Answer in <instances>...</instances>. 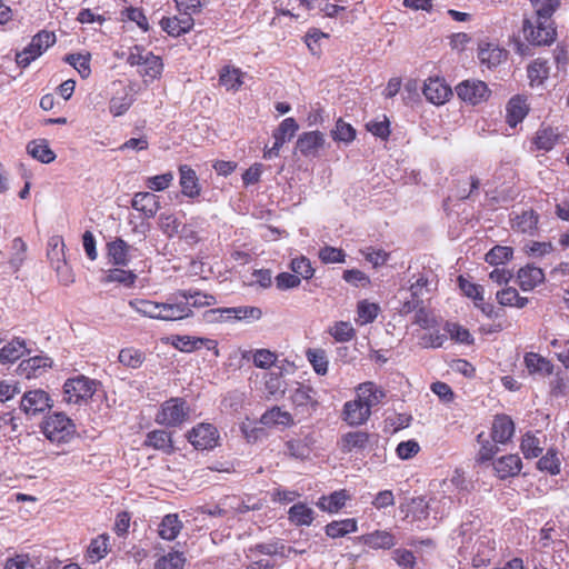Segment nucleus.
<instances>
[{"label": "nucleus", "instance_id": "f257e3e1", "mask_svg": "<svg viewBox=\"0 0 569 569\" xmlns=\"http://www.w3.org/2000/svg\"><path fill=\"white\" fill-rule=\"evenodd\" d=\"M126 61L131 67H138V73L144 83L159 79L163 71L162 59L143 46L136 44L129 48Z\"/></svg>", "mask_w": 569, "mask_h": 569}, {"label": "nucleus", "instance_id": "f03ea898", "mask_svg": "<svg viewBox=\"0 0 569 569\" xmlns=\"http://www.w3.org/2000/svg\"><path fill=\"white\" fill-rule=\"evenodd\" d=\"M525 39L533 46H550L557 39V28L553 19L527 17L522 21Z\"/></svg>", "mask_w": 569, "mask_h": 569}, {"label": "nucleus", "instance_id": "7ed1b4c3", "mask_svg": "<svg viewBox=\"0 0 569 569\" xmlns=\"http://www.w3.org/2000/svg\"><path fill=\"white\" fill-rule=\"evenodd\" d=\"M263 312L259 307L240 306L231 308L210 309L204 312L207 321L213 322H234L241 321L246 323L258 321L262 318Z\"/></svg>", "mask_w": 569, "mask_h": 569}, {"label": "nucleus", "instance_id": "20e7f679", "mask_svg": "<svg viewBox=\"0 0 569 569\" xmlns=\"http://www.w3.org/2000/svg\"><path fill=\"white\" fill-rule=\"evenodd\" d=\"M41 428L46 438L57 443L69 442L77 432L73 421L61 412L48 416Z\"/></svg>", "mask_w": 569, "mask_h": 569}, {"label": "nucleus", "instance_id": "39448f33", "mask_svg": "<svg viewBox=\"0 0 569 569\" xmlns=\"http://www.w3.org/2000/svg\"><path fill=\"white\" fill-rule=\"evenodd\" d=\"M98 382L83 375L66 380L63 385V400L72 405L87 403L96 393Z\"/></svg>", "mask_w": 569, "mask_h": 569}, {"label": "nucleus", "instance_id": "423d86ee", "mask_svg": "<svg viewBox=\"0 0 569 569\" xmlns=\"http://www.w3.org/2000/svg\"><path fill=\"white\" fill-rule=\"evenodd\" d=\"M190 407L188 402L180 397L170 398L166 400L158 413L156 415V422L168 428L181 426L189 419Z\"/></svg>", "mask_w": 569, "mask_h": 569}, {"label": "nucleus", "instance_id": "0eeeda50", "mask_svg": "<svg viewBox=\"0 0 569 569\" xmlns=\"http://www.w3.org/2000/svg\"><path fill=\"white\" fill-rule=\"evenodd\" d=\"M57 41L53 31L41 30L36 33L30 43L22 50L16 53V62L20 68H27L32 61L42 56L50 47Z\"/></svg>", "mask_w": 569, "mask_h": 569}, {"label": "nucleus", "instance_id": "6e6552de", "mask_svg": "<svg viewBox=\"0 0 569 569\" xmlns=\"http://www.w3.org/2000/svg\"><path fill=\"white\" fill-rule=\"evenodd\" d=\"M456 93L463 102L477 106L490 98L491 90L481 80L467 79L456 87Z\"/></svg>", "mask_w": 569, "mask_h": 569}, {"label": "nucleus", "instance_id": "1a4fd4ad", "mask_svg": "<svg viewBox=\"0 0 569 569\" xmlns=\"http://www.w3.org/2000/svg\"><path fill=\"white\" fill-rule=\"evenodd\" d=\"M316 390L311 386L299 383L290 393V402L296 415L310 417L317 410L319 401L316 398Z\"/></svg>", "mask_w": 569, "mask_h": 569}, {"label": "nucleus", "instance_id": "9d476101", "mask_svg": "<svg viewBox=\"0 0 569 569\" xmlns=\"http://www.w3.org/2000/svg\"><path fill=\"white\" fill-rule=\"evenodd\" d=\"M186 295L182 290H178L170 295L166 302H162L161 320L178 321L189 318L193 315V310L189 308Z\"/></svg>", "mask_w": 569, "mask_h": 569}, {"label": "nucleus", "instance_id": "9b49d317", "mask_svg": "<svg viewBox=\"0 0 569 569\" xmlns=\"http://www.w3.org/2000/svg\"><path fill=\"white\" fill-rule=\"evenodd\" d=\"M298 129L299 124L295 118L289 117L283 119L278 128L273 131V146L269 149H264L263 158L271 159L272 157H278L282 146L286 143V141L291 140L295 137Z\"/></svg>", "mask_w": 569, "mask_h": 569}, {"label": "nucleus", "instance_id": "f8f14e48", "mask_svg": "<svg viewBox=\"0 0 569 569\" xmlns=\"http://www.w3.org/2000/svg\"><path fill=\"white\" fill-rule=\"evenodd\" d=\"M187 438L196 449L208 450L217 446L219 433L213 425L202 422L193 427Z\"/></svg>", "mask_w": 569, "mask_h": 569}, {"label": "nucleus", "instance_id": "ddd939ff", "mask_svg": "<svg viewBox=\"0 0 569 569\" xmlns=\"http://www.w3.org/2000/svg\"><path fill=\"white\" fill-rule=\"evenodd\" d=\"M52 407L49 393L42 389H33L23 393L20 408L28 416H37Z\"/></svg>", "mask_w": 569, "mask_h": 569}, {"label": "nucleus", "instance_id": "4468645a", "mask_svg": "<svg viewBox=\"0 0 569 569\" xmlns=\"http://www.w3.org/2000/svg\"><path fill=\"white\" fill-rule=\"evenodd\" d=\"M422 92L426 99L436 106L446 103L452 96L451 88L439 77L428 78L425 81Z\"/></svg>", "mask_w": 569, "mask_h": 569}, {"label": "nucleus", "instance_id": "2eb2a0df", "mask_svg": "<svg viewBox=\"0 0 569 569\" xmlns=\"http://www.w3.org/2000/svg\"><path fill=\"white\" fill-rule=\"evenodd\" d=\"M559 140L558 128L542 123L530 140L531 150L549 152L559 143Z\"/></svg>", "mask_w": 569, "mask_h": 569}, {"label": "nucleus", "instance_id": "dca6fc26", "mask_svg": "<svg viewBox=\"0 0 569 569\" xmlns=\"http://www.w3.org/2000/svg\"><path fill=\"white\" fill-rule=\"evenodd\" d=\"M371 411L365 407L360 400L355 398L345 402L341 418L350 427H360L367 423L371 417Z\"/></svg>", "mask_w": 569, "mask_h": 569}, {"label": "nucleus", "instance_id": "f3484780", "mask_svg": "<svg viewBox=\"0 0 569 569\" xmlns=\"http://www.w3.org/2000/svg\"><path fill=\"white\" fill-rule=\"evenodd\" d=\"M51 367V358L34 356L22 360L17 368V372L19 376L30 380L41 377Z\"/></svg>", "mask_w": 569, "mask_h": 569}, {"label": "nucleus", "instance_id": "a211bd4d", "mask_svg": "<svg viewBox=\"0 0 569 569\" xmlns=\"http://www.w3.org/2000/svg\"><path fill=\"white\" fill-rule=\"evenodd\" d=\"M495 475L501 479L517 477L522 469V460L517 453H509L492 461Z\"/></svg>", "mask_w": 569, "mask_h": 569}, {"label": "nucleus", "instance_id": "6ab92c4d", "mask_svg": "<svg viewBox=\"0 0 569 569\" xmlns=\"http://www.w3.org/2000/svg\"><path fill=\"white\" fill-rule=\"evenodd\" d=\"M385 397V390L372 381H366L356 387V398L370 411L381 403Z\"/></svg>", "mask_w": 569, "mask_h": 569}, {"label": "nucleus", "instance_id": "aec40b11", "mask_svg": "<svg viewBox=\"0 0 569 569\" xmlns=\"http://www.w3.org/2000/svg\"><path fill=\"white\" fill-rule=\"evenodd\" d=\"M515 430V422L510 416L496 415L491 426V439L496 443L506 445L512 439Z\"/></svg>", "mask_w": 569, "mask_h": 569}, {"label": "nucleus", "instance_id": "412c9836", "mask_svg": "<svg viewBox=\"0 0 569 569\" xmlns=\"http://www.w3.org/2000/svg\"><path fill=\"white\" fill-rule=\"evenodd\" d=\"M508 51L498 44L482 42L478 48V59L481 64L489 69L496 68L507 60Z\"/></svg>", "mask_w": 569, "mask_h": 569}, {"label": "nucleus", "instance_id": "4be33fe9", "mask_svg": "<svg viewBox=\"0 0 569 569\" xmlns=\"http://www.w3.org/2000/svg\"><path fill=\"white\" fill-rule=\"evenodd\" d=\"M545 272L535 264H526L517 272V282L522 291H531L545 282Z\"/></svg>", "mask_w": 569, "mask_h": 569}, {"label": "nucleus", "instance_id": "5701e85b", "mask_svg": "<svg viewBox=\"0 0 569 569\" xmlns=\"http://www.w3.org/2000/svg\"><path fill=\"white\" fill-rule=\"evenodd\" d=\"M194 26V19L192 17L181 14L180 17H163L160 20L161 29L167 32L170 37H180L192 30Z\"/></svg>", "mask_w": 569, "mask_h": 569}, {"label": "nucleus", "instance_id": "b1692460", "mask_svg": "<svg viewBox=\"0 0 569 569\" xmlns=\"http://www.w3.org/2000/svg\"><path fill=\"white\" fill-rule=\"evenodd\" d=\"M325 144V136L321 131H308L298 137L296 149L305 157L316 156Z\"/></svg>", "mask_w": 569, "mask_h": 569}, {"label": "nucleus", "instance_id": "393cba45", "mask_svg": "<svg viewBox=\"0 0 569 569\" xmlns=\"http://www.w3.org/2000/svg\"><path fill=\"white\" fill-rule=\"evenodd\" d=\"M131 206L134 210L141 212L144 218H153L160 209L159 197L152 192H137L134 193Z\"/></svg>", "mask_w": 569, "mask_h": 569}, {"label": "nucleus", "instance_id": "a878e982", "mask_svg": "<svg viewBox=\"0 0 569 569\" xmlns=\"http://www.w3.org/2000/svg\"><path fill=\"white\" fill-rule=\"evenodd\" d=\"M530 108L527 98L520 94L512 97L506 106V121L515 128L527 117Z\"/></svg>", "mask_w": 569, "mask_h": 569}, {"label": "nucleus", "instance_id": "bb28decb", "mask_svg": "<svg viewBox=\"0 0 569 569\" xmlns=\"http://www.w3.org/2000/svg\"><path fill=\"white\" fill-rule=\"evenodd\" d=\"M31 350L27 347V341L21 337H13L0 349V363H13Z\"/></svg>", "mask_w": 569, "mask_h": 569}, {"label": "nucleus", "instance_id": "cd10ccee", "mask_svg": "<svg viewBox=\"0 0 569 569\" xmlns=\"http://www.w3.org/2000/svg\"><path fill=\"white\" fill-rule=\"evenodd\" d=\"M179 183L181 187V193L188 198H197L201 193V187L199 178L196 171L188 164L179 166Z\"/></svg>", "mask_w": 569, "mask_h": 569}, {"label": "nucleus", "instance_id": "c85d7f7f", "mask_svg": "<svg viewBox=\"0 0 569 569\" xmlns=\"http://www.w3.org/2000/svg\"><path fill=\"white\" fill-rule=\"evenodd\" d=\"M476 553L472 558L473 567L488 566L496 555V541L488 536H481L475 545Z\"/></svg>", "mask_w": 569, "mask_h": 569}, {"label": "nucleus", "instance_id": "c756f323", "mask_svg": "<svg viewBox=\"0 0 569 569\" xmlns=\"http://www.w3.org/2000/svg\"><path fill=\"white\" fill-rule=\"evenodd\" d=\"M539 214L529 209L511 219V229L515 232L533 236L538 231Z\"/></svg>", "mask_w": 569, "mask_h": 569}, {"label": "nucleus", "instance_id": "7c9ffc66", "mask_svg": "<svg viewBox=\"0 0 569 569\" xmlns=\"http://www.w3.org/2000/svg\"><path fill=\"white\" fill-rule=\"evenodd\" d=\"M363 545L371 549L389 550L396 546V537L387 530H375L358 538Z\"/></svg>", "mask_w": 569, "mask_h": 569}, {"label": "nucleus", "instance_id": "2f4dec72", "mask_svg": "<svg viewBox=\"0 0 569 569\" xmlns=\"http://www.w3.org/2000/svg\"><path fill=\"white\" fill-rule=\"evenodd\" d=\"M143 446L162 451L167 455H170L174 451L171 433L161 429L148 432Z\"/></svg>", "mask_w": 569, "mask_h": 569}, {"label": "nucleus", "instance_id": "473e14b6", "mask_svg": "<svg viewBox=\"0 0 569 569\" xmlns=\"http://www.w3.org/2000/svg\"><path fill=\"white\" fill-rule=\"evenodd\" d=\"M370 441V435L366 431H349L341 436L339 448L343 453L355 450H365Z\"/></svg>", "mask_w": 569, "mask_h": 569}, {"label": "nucleus", "instance_id": "72a5a7b5", "mask_svg": "<svg viewBox=\"0 0 569 569\" xmlns=\"http://www.w3.org/2000/svg\"><path fill=\"white\" fill-rule=\"evenodd\" d=\"M260 422L266 427H291L295 425L292 415L279 406H273L262 413Z\"/></svg>", "mask_w": 569, "mask_h": 569}, {"label": "nucleus", "instance_id": "f704fd0d", "mask_svg": "<svg viewBox=\"0 0 569 569\" xmlns=\"http://www.w3.org/2000/svg\"><path fill=\"white\" fill-rule=\"evenodd\" d=\"M523 362L530 375L550 376L553 372L552 362L537 352H527Z\"/></svg>", "mask_w": 569, "mask_h": 569}, {"label": "nucleus", "instance_id": "c9c22d12", "mask_svg": "<svg viewBox=\"0 0 569 569\" xmlns=\"http://www.w3.org/2000/svg\"><path fill=\"white\" fill-rule=\"evenodd\" d=\"M131 247L121 238H116L107 243V252L110 261L116 266H127L130 261Z\"/></svg>", "mask_w": 569, "mask_h": 569}, {"label": "nucleus", "instance_id": "e433bc0d", "mask_svg": "<svg viewBox=\"0 0 569 569\" xmlns=\"http://www.w3.org/2000/svg\"><path fill=\"white\" fill-rule=\"evenodd\" d=\"M288 519L297 527H308L315 520V511L307 503L298 502L289 508Z\"/></svg>", "mask_w": 569, "mask_h": 569}, {"label": "nucleus", "instance_id": "4c0bfd02", "mask_svg": "<svg viewBox=\"0 0 569 569\" xmlns=\"http://www.w3.org/2000/svg\"><path fill=\"white\" fill-rule=\"evenodd\" d=\"M27 152L42 163H50L56 159V153L46 139H34L28 142Z\"/></svg>", "mask_w": 569, "mask_h": 569}, {"label": "nucleus", "instance_id": "58836bf2", "mask_svg": "<svg viewBox=\"0 0 569 569\" xmlns=\"http://www.w3.org/2000/svg\"><path fill=\"white\" fill-rule=\"evenodd\" d=\"M358 530V522L355 518L333 520L325 527L328 537L336 539L353 533Z\"/></svg>", "mask_w": 569, "mask_h": 569}, {"label": "nucleus", "instance_id": "ea45409f", "mask_svg": "<svg viewBox=\"0 0 569 569\" xmlns=\"http://www.w3.org/2000/svg\"><path fill=\"white\" fill-rule=\"evenodd\" d=\"M129 307L143 317L161 320L162 302L136 298L129 300Z\"/></svg>", "mask_w": 569, "mask_h": 569}, {"label": "nucleus", "instance_id": "a19ab883", "mask_svg": "<svg viewBox=\"0 0 569 569\" xmlns=\"http://www.w3.org/2000/svg\"><path fill=\"white\" fill-rule=\"evenodd\" d=\"M305 356L318 376H326L328 373L329 359L325 349L308 348Z\"/></svg>", "mask_w": 569, "mask_h": 569}, {"label": "nucleus", "instance_id": "79ce46f5", "mask_svg": "<svg viewBox=\"0 0 569 569\" xmlns=\"http://www.w3.org/2000/svg\"><path fill=\"white\" fill-rule=\"evenodd\" d=\"M496 299L502 307H515L518 309L525 308L529 302V299L521 297L513 287H507L497 291Z\"/></svg>", "mask_w": 569, "mask_h": 569}, {"label": "nucleus", "instance_id": "37998d69", "mask_svg": "<svg viewBox=\"0 0 569 569\" xmlns=\"http://www.w3.org/2000/svg\"><path fill=\"white\" fill-rule=\"evenodd\" d=\"M243 72L239 68L224 66L219 72V83L227 90L237 91L242 86Z\"/></svg>", "mask_w": 569, "mask_h": 569}, {"label": "nucleus", "instance_id": "c03bdc74", "mask_svg": "<svg viewBox=\"0 0 569 569\" xmlns=\"http://www.w3.org/2000/svg\"><path fill=\"white\" fill-rule=\"evenodd\" d=\"M381 309L378 303L370 302L367 299L360 300L357 303V319L356 322L360 326L372 323Z\"/></svg>", "mask_w": 569, "mask_h": 569}, {"label": "nucleus", "instance_id": "a18cd8bd", "mask_svg": "<svg viewBox=\"0 0 569 569\" xmlns=\"http://www.w3.org/2000/svg\"><path fill=\"white\" fill-rule=\"evenodd\" d=\"M347 499L346 490H339L329 496H322L317 502V506L323 511L336 513L346 505Z\"/></svg>", "mask_w": 569, "mask_h": 569}, {"label": "nucleus", "instance_id": "49530a36", "mask_svg": "<svg viewBox=\"0 0 569 569\" xmlns=\"http://www.w3.org/2000/svg\"><path fill=\"white\" fill-rule=\"evenodd\" d=\"M109 550V536L103 533L92 539L86 553V558L94 563L104 558Z\"/></svg>", "mask_w": 569, "mask_h": 569}, {"label": "nucleus", "instance_id": "de8ad7c7", "mask_svg": "<svg viewBox=\"0 0 569 569\" xmlns=\"http://www.w3.org/2000/svg\"><path fill=\"white\" fill-rule=\"evenodd\" d=\"M182 522L179 520L178 515L170 513L163 517L159 525V536L164 540H173L180 533Z\"/></svg>", "mask_w": 569, "mask_h": 569}, {"label": "nucleus", "instance_id": "09e8293b", "mask_svg": "<svg viewBox=\"0 0 569 569\" xmlns=\"http://www.w3.org/2000/svg\"><path fill=\"white\" fill-rule=\"evenodd\" d=\"M118 360L127 368L138 369L146 361V353L134 347H127L120 350Z\"/></svg>", "mask_w": 569, "mask_h": 569}, {"label": "nucleus", "instance_id": "8fccbe9b", "mask_svg": "<svg viewBox=\"0 0 569 569\" xmlns=\"http://www.w3.org/2000/svg\"><path fill=\"white\" fill-rule=\"evenodd\" d=\"M537 468L540 471L557 476L561 471V460L558 456V450L549 448L547 452L538 460Z\"/></svg>", "mask_w": 569, "mask_h": 569}, {"label": "nucleus", "instance_id": "3c124183", "mask_svg": "<svg viewBox=\"0 0 569 569\" xmlns=\"http://www.w3.org/2000/svg\"><path fill=\"white\" fill-rule=\"evenodd\" d=\"M477 441L480 443V448L476 455V462L485 465L489 461H493L495 456L498 453L499 448L496 442L485 438V433L481 432L477 436Z\"/></svg>", "mask_w": 569, "mask_h": 569}, {"label": "nucleus", "instance_id": "603ef678", "mask_svg": "<svg viewBox=\"0 0 569 569\" xmlns=\"http://www.w3.org/2000/svg\"><path fill=\"white\" fill-rule=\"evenodd\" d=\"M549 64L548 61L541 58H537L528 66V78L530 79L531 86L542 84L549 77Z\"/></svg>", "mask_w": 569, "mask_h": 569}, {"label": "nucleus", "instance_id": "864d4df0", "mask_svg": "<svg viewBox=\"0 0 569 569\" xmlns=\"http://www.w3.org/2000/svg\"><path fill=\"white\" fill-rule=\"evenodd\" d=\"M443 329L450 336V339L457 343L470 346L475 342V338L471 332L457 322L447 321Z\"/></svg>", "mask_w": 569, "mask_h": 569}, {"label": "nucleus", "instance_id": "5fc2aeb1", "mask_svg": "<svg viewBox=\"0 0 569 569\" xmlns=\"http://www.w3.org/2000/svg\"><path fill=\"white\" fill-rule=\"evenodd\" d=\"M186 297L184 299L188 301L189 308L192 310L193 308H204L216 305L217 299L214 296L201 292L199 290H182Z\"/></svg>", "mask_w": 569, "mask_h": 569}, {"label": "nucleus", "instance_id": "6e6d98bb", "mask_svg": "<svg viewBox=\"0 0 569 569\" xmlns=\"http://www.w3.org/2000/svg\"><path fill=\"white\" fill-rule=\"evenodd\" d=\"M529 2L533 9L531 16L546 19H552L561 4V0H529Z\"/></svg>", "mask_w": 569, "mask_h": 569}, {"label": "nucleus", "instance_id": "4d7b16f0", "mask_svg": "<svg viewBox=\"0 0 569 569\" xmlns=\"http://www.w3.org/2000/svg\"><path fill=\"white\" fill-rule=\"evenodd\" d=\"M328 333L337 342H349L356 337V330L348 321H337L329 327Z\"/></svg>", "mask_w": 569, "mask_h": 569}, {"label": "nucleus", "instance_id": "13d9d810", "mask_svg": "<svg viewBox=\"0 0 569 569\" xmlns=\"http://www.w3.org/2000/svg\"><path fill=\"white\" fill-rule=\"evenodd\" d=\"M513 249L507 246H495L485 256V261L491 266L503 264L511 260Z\"/></svg>", "mask_w": 569, "mask_h": 569}, {"label": "nucleus", "instance_id": "bf43d9fd", "mask_svg": "<svg viewBox=\"0 0 569 569\" xmlns=\"http://www.w3.org/2000/svg\"><path fill=\"white\" fill-rule=\"evenodd\" d=\"M520 449L526 459L537 458L542 452L540 440L531 432H527L522 436Z\"/></svg>", "mask_w": 569, "mask_h": 569}, {"label": "nucleus", "instance_id": "052dcab7", "mask_svg": "<svg viewBox=\"0 0 569 569\" xmlns=\"http://www.w3.org/2000/svg\"><path fill=\"white\" fill-rule=\"evenodd\" d=\"M227 500L229 501V507L236 513H246L250 510H260L263 506L261 500L257 499L253 501L251 497H247V499H241L239 497L232 496L228 497Z\"/></svg>", "mask_w": 569, "mask_h": 569}, {"label": "nucleus", "instance_id": "680f3d73", "mask_svg": "<svg viewBox=\"0 0 569 569\" xmlns=\"http://www.w3.org/2000/svg\"><path fill=\"white\" fill-rule=\"evenodd\" d=\"M290 269L293 273L305 280L311 279L315 274V269L311 264V261L306 256L293 258L290 262Z\"/></svg>", "mask_w": 569, "mask_h": 569}, {"label": "nucleus", "instance_id": "e2e57ef3", "mask_svg": "<svg viewBox=\"0 0 569 569\" xmlns=\"http://www.w3.org/2000/svg\"><path fill=\"white\" fill-rule=\"evenodd\" d=\"M64 60L79 72L82 79H87L91 74L90 54H68Z\"/></svg>", "mask_w": 569, "mask_h": 569}, {"label": "nucleus", "instance_id": "0e129e2a", "mask_svg": "<svg viewBox=\"0 0 569 569\" xmlns=\"http://www.w3.org/2000/svg\"><path fill=\"white\" fill-rule=\"evenodd\" d=\"M184 561L182 552L172 551L160 557L154 563V569H182Z\"/></svg>", "mask_w": 569, "mask_h": 569}, {"label": "nucleus", "instance_id": "69168bd1", "mask_svg": "<svg viewBox=\"0 0 569 569\" xmlns=\"http://www.w3.org/2000/svg\"><path fill=\"white\" fill-rule=\"evenodd\" d=\"M181 222L173 213H161L159 216V228L169 238H173L180 231Z\"/></svg>", "mask_w": 569, "mask_h": 569}, {"label": "nucleus", "instance_id": "338daca9", "mask_svg": "<svg viewBox=\"0 0 569 569\" xmlns=\"http://www.w3.org/2000/svg\"><path fill=\"white\" fill-rule=\"evenodd\" d=\"M27 243L22 238L17 237L11 241V257L9 263L18 270L26 260Z\"/></svg>", "mask_w": 569, "mask_h": 569}, {"label": "nucleus", "instance_id": "774afa93", "mask_svg": "<svg viewBox=\"0 0 569 569\" xmlns=\"http://www.w3.org/2000/svg\"><path fill=\"white\" fill-rule=\"evenodd\" d=\"M342 279L353 286L368 288L371 284L370 277L359 269H347L342 273Z\"/></svg>", "mask_w": 569, "mask_h": 569}]
</instances>
